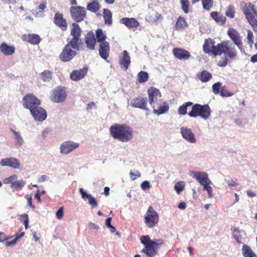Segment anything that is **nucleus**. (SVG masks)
Masks as SVG:
<instances>
[{
    "label": "nucleus",
    "mask_w": 257,
    "mask_h": 257,
    "mask_svg": "<svg viewBox=\"0 0 257 257\" xmlns=\"http://www.w3.org/2000/svg\"><path fill=\"white\" fill-rule=\"evenodd\" d=\"M110 136L115 140L121 142H127L133 138V130L125 123H115L109 128Z\"/></svg>",
    "instance_id": "1"
},
{
    "label": "nucleus",
    "mask_w": 257,
    "mask_h": 257,
    "mask_svg": "<svg viewBox=\"0 0 257 257\" xmlns=\"http://www.w3.org/2000/svg\"><path fill=\"white\" fill-rule=\"evenodd\" d=\"M217 50L218 51L216 52L217 56H220L222 54H224L229 58L234 59L237 55L234 45L230 41H223L217 44Z\"/></svg>",
    "instance_id": "2"
},
{
    "label": "nucleus",
    "mask_w": 257,
    "mask_h": 257,
    "mask_svg": "<svg viewBox=\"0 0 257 257\" xmlns=\"http://www.w3.org/2000/svg\"><path fill=\"white\" fill-rule=\"evenodd\" d=\"M211 113V109L208 104L201 105L195 104L192 107L191 110L189 112L188 115L190 117H196L200 116L201 118L206 119Z\"/></svg>",
    "instance_id": "3"
},
{
    "label": "nucleus",
    "mask_w": 257,
    "mask_h": 257,
    "mask_svg": "<svg viewBox=\"0 0 257 257\" xmlns=\"http://www.w3.org/2000/svg\"><path fill=\"white\" fill-rule=\"evenodd\" d=\"M72 26L70 35L72 36V38L69 42L70 44H72V48L74 50L77 51L82 50L81 39L80 38L81 30L77 23H72Z\"/></svg>",
    "instance_id": "4"
},
{
    "label": "nucleus",
    "mask_w": 257,
    "mask_h": 257,
    "mask_svg": "<svg viewBox=\"0 0 257 257\" xmlns=\"http://www.w3.org/2000/svg\"><path fill=\"white\" fill-rule=\"evenodd\" d=\"M193 177L195 178L201 185L203 186V189L207 191L209 197H212V188L210 186L211 180L208 178V174L205 172L200 171H192Z\"/></svg>",
    "instance_id": "5"
},
{
    "label": "nucleus",
    "mask_w": 257,
    "mask_h": 257,
    "mask_svg": "<svg viewBox=\"0 0 257 257\" xmlns=\"http://www.w3.org/2000/svg\"><path fill=\"white\" fill-rule=\"evenodd\" d=\"M140 240L141 243L145 245V248L141 250V252L146 253L149 257H153L157 253L158 249L155 246V243L148 235L142 236Z\"/></svg>",
    "instance_id": "6"
},
{
    "label": "nucleus",
    "mask_w": 257,
    "mask_h": 257,
    "mask_svg": "<svg viewBox=\"0 0 257 257\" xmlns=\"http://www.w3.org/2000/svg\"><path fill=\"white\" fill-rule=\"evenodd\" d=\"M144 219L146 225L148 228H153L158 223L159 216L153 207L150 206L144 216Z\"/></svg>",
    "instance_id": "7"
},
{
    "label": "nucleus",
    "mask_w": 257,
    "mask_h": 257,
    "mask_svg": "<svg viewBox=\"0 0 257 257\" xmlns=\"http://www.w3.org/2000/svg\"><path fill=\"white\" fill-rule=\"evenodd\" d=\"M149 102L152 107H157L162 103L160 91L155 87H150L147 91Z\"/></svg>",
    "instance_id": "8"
},
{
    "label": "nucleus",
    "mask_w": 257,
    "mask_h": 257,
    "mask_svg": "<svg viewBox=\"0 0 257 257\" xmlns=\"http://www.w3.org/2000/svg\"><path fill=\"white\" fill-rule=\"evenodd\" d=\"M67 97L66 88L59 86L53 89L50 95V99L55 103H62L65 101Z\"/></svg>",
    "instance_id": "9"
},
{
    "label": "nucleus",
    "mask_w": 257,
    "mask_h": 257,
    "mask_svg": "<svg viewBox=\"0 0 257 257\" xmlns=\"http://www.w3.org/2000/svg\"><path fill=\"white\" fill-rule=\"evenodd\" d=\"M22 104L24 108L31 111V109H34L40 105L41 101L33 93H28L24 96Z\"/></svg>",
    "instance_id": "10"
},
{
    "label": "nucleus",
    "mask_w": 257,
    "mask_h": 257,
    "mask_svg": "<svg viewBox=\"0 0 257 257\" xmlns=\"http://www.w3.org/2000/svg\"><path fill=\"white\" fill-rule=\"evenodd\" d=\"M72 44L68 42L63 48L59 55V59L63 62H67L71 61L76 55L77 52L72 50Z\"/></svg>",
    "instance_id": "11"
},
{
    "label": "nucleus",
    "mask_w": 257,
    "mask_h": 257,
    "mask_svg": "<svg viewBox=\"0 0 257 257\" xmlns=\"http://www.w3.org/2000/svg\"><path fill=\"white\" fill-rule=\"evenodd\" d=\"M70 12L72 18L77 23L82 21L86 16L85 8L80 6L71 7Z\"/></svg>",
    "instance_id": "12"
},
{
    "label": "nucleus",
    "mask_w": 257,
    "mask_h": 257,
    "mask_svg": "<svg viewBox=\"0 0 257 257\" xmlns=\"http://www.w3.org/2000/svg\"><path fill=\"white\" fill-rule=\"evenodd\" d=\"M203 51L206 54H212L214 56H217L216 54L217 50V44L215 45V41L211 38L207 39L205 40L203 45Z\"/></svg>",
    "instance_id": "13"
},
{
    "label": "nucleus",
    "mask_w": 257,
    "mask_h": 257,
    "mask_svg": "<svg viewBox=\"0 0 257 257\" xmlns=\"http://www.w3.org/2000/svg\"><path fill=\"white\" fill-rule=\"evenodd\" d=\"M53 22L62 31L65 32L67 30L68 24L62 13L57 12L54 15Z\"/></svg>",
    "instance_id": "14"
},
{
    "label": "nucleus",
    "mask_w": 257,
    "mask_h": 257,
    "mask_svg": "<svg viewBox=\"0 0 257 257\" xmlns=\"http://www.w3.org/2000/svg\"><path fill=\"white\" fill-rule=\"evenodd\" d=\"M34 118L39 121H42L47 118L46 111L40 105H38L34 109H31L30 111Z\"/></svg>",
    "instance_id": "15"
},
{
    "label": "nucleus",
    "mask_w": 257,
    "mask_h": 257,
    "mask_svg": "<svg viewBox=\"0 0 257 257\" xmlns=\"http://www.w3.org/2000/svg\"><path fill=\"white\" fill-rule=\"evenodd\" d=\"M130 105L133 107L139 108L147 111L150 110L147 106V98L141 96H138L134 98L131 101Z\"/></svg>",
    "instance_id": "16"
},
{
    "label": "nucleus",
    "mask_w": 257,
    "mask_h": 257,
    "mask_svg": "<svg viewBox=\"0 0 257 257\" xmlns=\"http://www.w3.org/2000/svg\"><path fill=\"white\" fill-rule=\"evenodd\" d=\"M79 144L72 141H66L63 142L60 147V152L62 154H67L77 148Z\"/></svg>",
    "instance_id": "17"
},
{
    "label": "nucleus",
    "mask_w": 257,
    "mask_h": 257,
    "mask_svg": "<svg viewBox=\"0 0 257 257\" xmlns=\"http://www.w3.org/2000/svg\"><path fill=\"white\" fill-rule=\"evenodd\" d=\"M227 34L234 44L240 50L243 45L241 38L237 31L233 28H229L227 31Z\"/></svg>",
    "instance_id": "18"
},
{
    "label": "nucleus",
    "mask_w": 257,
    "mask_h": 257,
    "mask_svg": "<svg viewBox=\"0 0 257 257\" xmlns=\"http://www.w3.org/2000/svg\"><path fill=\"white\" fill-rule=\"evenodd\" d=\"M84 41L88 50L91 51L95 50L96 40L93 32H88L85 36Z\"/></svg>",
    "instance_id": "19"
},
{
    "label": "nucleus",
    "mask_w": 257,
    "mask_h": 257,
    "mask_svg": "<svg viewBox=\"0 0 257 257\" xmlns=\"http://www.w3.org/2000/svg\"><path fill=\"white\" fill-rule=\"evenodd\" d=\"M0 165L2 166H8L14 169H18L20 167V163L17 159L9 157L2 159Z\"/></svg>",
    "instance_id": "20"
},
{
    "label": "nucleus",
    "mask_w": 257,
    "mask_h": 257,
    "mask_svg": "<svg viewBox=\"0 0 257 257\" xmlns=\"http://www.w3.org/2000/svg\"><path fill=\"white\" fill-rule=\"evenodd\" d=\"M181 134L182 137L188 142L190 143L196 142L195 135L191 129L188 128L187 127H182L181 128Z\"/></svg>",
    "instance_id": "21"
},
{
    "label": "nucleus",
    "mask_w": 257,
    "mask_h": 257,
    "mask_svg": "<svg viewBox=\"0 0 257 257\" xmlns=\"http://www.w3.org/2000/svg\"><path fill=\"white\" fill-rule=\"evenodd\" d=\"M119 63L121 68L127 70L131 64V57L126 50L122 51L121 55L119 57Z\"/></svg>",
    "instance_id": "22"
},
{
    "label": "nucleus",
    "mask_w": 257,
    "mask_h": 257,
    "mask_svg": "<svg viewBox=\"0 0 257 257\" xmlns=\"http://www.w3.org/2000/svg\"><path fill=\"white\" fill-rule=\"evenodd\" d=\"M172 52L175 58L179 60H188L191 57L190 53L184 49L175 48Z\"/></svg>",
    "instance_id": "23"
},
{
    "label": "nucleus",
    "mask_w": 257,
    "mask_h": 257,
    "mask_svg": "<svg viewBox=\"0 0 257 257\" xmlns=\"http://www.w3.org/2000/svg\"><path fill=\"white\" fill-rule=\"evenodd\" d=\"M241 9L245 15V18L247 20L248 18H249V19H250V20L251 19L250 15L256 10L254 5L253 4L251 3H246L244 2L241 4Z\"/></svg>",
    "instance_id": "24"
},
{
    "label": "nucleus",
    "mask_w": 257,
    "mask_h": 257,
    "mask_svg": "<svg viewBox=\"0 0 257 257\" xmlns=\"http://www.w3.org/2000/svg\"><path fill=\"white\" fill-rule=\"evenodd\" d=\"M100 56L104 60H106L109 56L110 46L108 42L101 43L98 49Z\"/></svg>",
    "instance_id": "25"
},
{
    "label": "nucleus",
    "mask_w": 257,
    "mask_h": 257,
    "mask_svg": "<svg viewBox=\"0 0 257 257\" xmlns=\"http://www.w3.org/2000/svg\"><path fill=\"white\" fill-rule=\"evenodd\" d=\"M87 71L88 69L85 67L80 70H73L70 74V78L75 81L80 80L85 77Z\"/></svg>",
    "instance_id": "26"
},
{
    "label": "nucleus",
    "mask_w": 257,
    "mask_h": 257,
    "mask_svg": "<svg viewBox=\"0 0 257 257\" xmlns=\"http://www.w3.org/2000/svg\"><path fill=\"white\" fill-rule=\"evenodd\" d=\"M23 40L33 45H38L41 40L40 36L35 34H25L23 36Z\"/></svg>",
    "instance_id": "27"
},
{
    "label": "nucleus",
    "mask_w": 257,
    "mask_h": 257,
    "mask_svg": "<svg viewBox=\"0 0 257 257\" xmlns=\"http://www.w3.org/2000/svg\"><path fill=\"white\" fill-rule=\"evenodd\" d=\"M120 22L129 29L135 28L139 26V22L134 18H123L120 19Z\"/></svg>",
    "instance_id": "28"
},
{
    "label": "nucleus",
    "mask_w": 257,
    "mask_h": 257,
    "mask_svg": "<svg viewBox=\"0 0 257 257\" xmlns=\"http://www.w3.org/2000/svg\"><path fill=\"white\" fill-rule=\"evenodd\" d=\"M0 51L4 55L10 56L15 53V48L14 46H9L6 43H2L0 45Z\"/></svg>",
    "instance_id": "29"
},
{
    "label": "nucleus",
    "mask_w": 257,
    "mask_h": 257,
    "mask_svg": "<svg viewBox=\"0 0 257 257\" xmlns=\"http://www.w3.org/2000/svg\"><path fill=\"white\" fill-rule=\"evenodd\" d=\"M198 78L202 82L209 81L212 77V74L206 70H203L197 75Z\"/></svg>",
    "instance_id": "30"
},
{
    "label": "nucleus",
    "mask_w": 257,
    "mask_h": 257,
    "mask_svg": "<svg viewBox=\"0 0 257 257\" xmlns=\"http://www.w3.org/2000/svg\"><path fill=\"white\" fill-rule=\"evenodd\" d=\"M188 26V24L185 19L182 17H179L176 22L175 28L177 31H181Z\"/></svg>",
    "instance_id": "31"
},
{
    "label": "nucleus",
    "mask_w": 257,
    "mask_h": 257,
    "mask_svg": "<svg viewBox=\"0 0 257 257\" xmlns=\"http://www.w3.org/2000/svg\"><path fill=\"white\" fill-rule=\"evenodd\" d=\"M153 108L154 113L158 115H160L167 112L169 109L168 105L166 104V102H165L164 104L163 105L161 104L157 107Z\"/></svg>",
    "instance_id": "32"
},
{
    "label": "nucleus",
    "mask_w": 257,
    "mask_h": 257,
    "mask_svg": "<svg viewBox=\"0 0 257 257\" xmlns=\"http://www.w3.org/2000/svg\"><path fill=\"white\" fill-rule=\"evenodd\" d=\"M251 19H247V21L249 24L251 26L252 29L254 31L257 32V11L255 10L250 15Z\"/></svg>",
    "instance_id": "33"
},
{
    "label": "nucleus",
    "mask_w": 257,
    "mask_h": 257,
    "mask_svg": "<svg viewBox=\"0 0 257 257\" xmlns=\"http://www.w3.org/2000/svg\"><path fill=\"white\" fill-rule=\"evenodd\" d=\"M242 253L244 257H257L256 254L247 245L244 244L242 247Z\"/></svg>",
    "instance_id": "34"
},
{
    "label": "nucleus",
    "mask_w": 257,
    "mask_h": 257,
    "mask_svg": "<svg viewBox=\"0 0 257 257\" xmlns=\"http://www.w3.org/2000/svg\"><path fill=\"white\" fill-rule=\"evenodd\" d=\"M95 33L96 41L100 43L106 42L105 40L107 37L101 29H97L95 31Z\"/></svg>",
    "instance_id": "35"
},
{
    "label": "nucleus",
    "mask_w": 257,
    "mask_h": 257,
    "mask_svg": "<svg viewBox=\"0 0 257 257\" xmlns=\"http://www.w3.org/2000/svg\"><path fill=\"white\" fill-rule=\"evenodd\" d=\"M210 16L218 23L223 24L226 22V18L223 16L219 15L217 12H211Z\"/></svg>",
    "instance_id": "36"
},
{
    "label": "nucleus",
    "mask_w": 257,
    "mask_h": 257,
    "mask_svg": "<svg viewBox=\"0 0 257 257\" xmlns=\"http://www.w3.org/2000/svg\"><path fill=\"white\" fill-rule=\"evenodd\" d=\"M87 9L91 12L96 13L99 10L100 6L97 1H94L87 5Z\"/></svg>",
    "instance_id": "37"
},
{
    "label": "nucleus",
    "mask_w": 257,
    "mask_h": 257,
    "mask_svg": "<svg viewBox=\"0 0 257 257\" xmlns=\"http://www.w3.org/2000/svg\"><path fill=\"white\" fill-rule=\"evenodd\" d=\"M40 77L44 82L50 81L52 78V72L49 70H45L40 74Z\"/></svg>",
    "instance_id": "38"
},
{
    "label": "nucleus",
    "mask_w": 257,
    "mask_h": 257,
    "mask_svg": "<svg viewBox=\"0 0 257 257\" xmlns=\"http://www.w3.org/2000/svg\"><path fill=\"white\" fill-rule=\"evenodd\" d=\"M103 18L105 24L110 25L112 24V14L108 9L103 10Z\"/></svg>",
    "instance_id": "39"
},
{
    "label": "nucleus",
    "mask_w": 257,
    "mask_h": 257,
    "mask_svg": "<svg viewBox=\"0 0 257 257\" xmlns=\"http://www.w3.org/2000/svg\"><path fill=\"white\" fill-rule=\"evenodd\" d=\"M193 105V103L188 101L180 106L178 108V113L180 115H185L187 113V107Z\"/></svg>",
    "instance_id": "40"
},
{
    "label": "nucleus",
    "mask_w": 257,
    "mask_h": 257,
    "mask_svg": "<svg viewBox=\"0 0 257 257\" xmlns=\"http://www.w3.org/2000/svg\"><path fill=\"white\" fill-rule=\"evenodd\" d=\"M25 184L26 181L24 180H16L15 182L13 183V184L11 185V187L15 190L19 191L21 190Z\"/></svg>",
    "instance_id": "41"
},
{
    "label": "nucleus",
    "mask_w": 257,
    "mask_h": 257,
    "mask_svg": "<svg viewBox=\"0 0 257 257\" xmlns=\"http://www.w3.org/2000/svg\"><path fill=\"white\" fill-rule=\"evenodd\" d=\"M149 78L148 74L147 72L143 71H141L138 75V81L140 83L145 82L148 81Z\"/></svg>",
    "instance_id": "42"
},
{
    "label": "nucleus",
    "mask_w": 257,
    "mask_h": 257,
    "mask_svg": "<svg viewBox=\"0 0 257 257\" xmlns=\"http://www.w3.org/2000/svg\"><path fill=\"white\" fill-rule=\"evenodd\" d=\"M232 235L236 241L238 243L240 244L242 243L241 241V236L240 235V231L236 228H234L232 231Z\"/></svg>",
    "instance_id": "43"
},
{
    "label": "nucleus",
    "mask_w": 257,
    "mask_h": 257,
    "mask_svg": "<svg viewBox=\"0 0 257 257\" xmlns=\"http://www.w3.org/2000/svg\"><path fill=\"white\" fill-rule=\"evenodd\" d=\"M225 15L230 18H233L235 17V8L232 5H229L225 12Z\"/></svg>",
    "instance_id": "44"
},
{
    "label": "nucleus",
    "mask_w": 257,
    "mask_h": 257,
    "mask_svg": "<svg viewBox=\"0 0 257 257\" xmlns=\"http://www.w3.org/2000/svg\"><path fill=\"white\" fill-rule=\"evenodd\" d=\"M203 9L209 11L212 7L213 4V0H202Z\"/></svg>",
    "instance_id": "45"
},
{
    "label": "nucleus",
    "mask_w": 257,
    "mask_h": 257,
    "mask_svg": "<svg viewBox=\"0 0 257 257\" xmlns=\"http://www.w3.org/2000/svg\"><path fill=\"white\" fill-rule=\"evenodd\" d=\"M222 87L221 83L219 82L215 83L212 85V91L214 94H218L219 93Z\"/></svg>",
    "instance_id": "46"
},
{
    "label": "nucleus",
    "mask_w": 257,
    "mask_h": 257,
    "mask_svg": "<svg viewBox=\"0 0 257 257\" xmlns=\"http://www.w3.org/2000/svg\"><path fill=\"white\" fill-rule=\"evenodd\" d=\"M180 3L181 4V7L184 11V12L186 14H187L189 12V3L188 0H181Z\"/></svg>",
    "instance_id": "47"
},
{
    "label": "nucleus",
    "mask_w": 257,
    "mask_h": 257,
    "mask_svg": "<svg viewBox=\"0 0 257 257\" xmlns=\"http://www.w3.org/2000/svg\"><path fill=\"white\" fill-rule=\"evenodd\" d=\"M11 131L13 133V134L15 135L16 139L17 141V144L19 146H21L24 141L23 140V138H22L19 132H16L14 130L12 129Z\"/></svg>",
    "instance_id": "48"
},
{
    "label": "nucleus",
    "mask_w": 257,
    "mask_h": 257,
    "mask_svg": "<svg viewBox=\"0 0 257 257\" xmlns=\"http://www.w3.org/2000/svg\"><path fill=\"white\" fill-rule=\"evenodd\" d=\"M219 94H220V95L222 97H228L232 95V93L227 90L225 86H223L221 87V89L220 90Z\"/></svg>",
    "instance_id": "49"
},
{
    "label": "nucleus",
    "mask_w": 257,
    "mask_h": 257,
    "mask_svg": "<svg viewBox=\"0 0 257 257\" xmlns=\"http://www.w3.org/2000/svg\"><path fill=\"white\" fill-rule=\"evenodd\" d=\"M18 176L16 175H13L11 176L8 178H6L4 180V183L5 184H13V183L15 182L16 179H17Z\"/></svg>",
    "instance_id": "50"
},
{
    "label": "nucleus",
    "mask_w": 257,
    "mask_h": 257,
    "mask_svg": "<svg viewBox=\"0 0 257 257\" xmlns=\"http://www.w3.org/2000/svg\"><path fill=\"white\" fill-rule=\"evenodd\" d=\"M175 189L176 190L177 193L179 194L184 189V185L183 184L182 182H177L174 186Z\"/></svg>",
    "instance_id": "51"
},
{
    "label": "nucleus",
    "mask_w": 257,
    "mask_h": 257,
    "mask_svg": "<svg viewBox=\"0 0 257 257\" xmlns=\"http://www.w3.org/2000/svg\"><path fill=\"white\" fill-rule=\"evenodd\" d=\"M25 234V233L23 232H22L21 233V234L19 235V236H17L14 239H13L12 241H7L6 242V245L8 246H10V245H14L16 244V242H17V240L18 238H20L22 237H23Z\"/></svg>",
    "instance_id": "52"
},
{
    "label": "nucleus",
    "mask_w": 257,
    "mask_h": 257,
    "mask_svg": "<svg viewBox=\"0 0 257 257\" xmlns=\"http://www.w3.org/2000/svg\"><path fill=\"white\" fill-rule=\"evenodd\" d=\"M253 38L254 36L252 32L250 31H247V39L248 40V43L250 45V46L253 44Z\"/></svg>",
    "instance_id": "53"
},
{
    "label": "nucleus",
    "mask_w": 257,
    "mask_h": 257,
    "mask_svg": "<svg viewBox=\"0 0 257 257\" xmlns=\"http://www.w3.org/2000/svg\"><path fill=\"white\" fill-rule=\"evenodd\" d=\"M88 203L93 207L97 206L98 203L95 198L91 195L88 198Z\"/></svg>",
    "instance_id": "54"
},
{
    "label": "nucleus",
    "mask_w": 257,
    "mask_h": 257,
    "mask_svg": "<svg viewBox=\"0 0 257 257\" xmlns=\"http://www.w3.org/2000/svg\"><path fill=\"white\" fill-rule=\"evenodd\" d=\"M56 216L58 219H61L64 216V207H60L57 211Z\"/></svg>",
    "instance_id": "55"
},
{
    "label": "nucleus",
    "mask_w": 257,
    "mask_h": 257,
    "mask_svg": "<svg viewBox=\"0 0 257 257\" xmlns=\"http://www.w3.org/2000/svg\"><path fill=\"white\" fill-rule=\"evenodd\" d=\"M228 63V59L227 58H224L222 60H220L218 62V65L220 67H225Z\"/></svg>",
    "instance_id": "56"
},
{
    "label": "nucleus",
    "mask_w": 257,
    "mask_h": 257,
    "mask_svg": "<svg viewBox=\"0 0 257 257\" xmlns=\"http://www.w3.org/2000/svg\"><path fill=\"white\" fill-rule=\"evenodd\" d=\"M141 186L142 189L143 190L149 189L150 188V183L147 181H145L143 182L141 184Z\"/></svg>",
    "instance_id": "57"
},
{
    "label": "nucleus",
    "mask_w": 257,
    "mask_h": 257,
    "mask_svg": "<svg viewBox=\"0 0 257 257\" xmlns=\"http://www.w3.org/2000/svg\"><path fill=\"white\" fill-rule=\"evenodd\" d=\"M79 192L82 195V198L83 199L88 198L91 196L90 194H87L83 188L79 189Z\"/></svg>",
    "instance_id": "58"
},
{
    "label": "nucleus",
    "mask_w": 257,
    "mask_h": 257,
    "mask_svg": "<svg viewBox=\"0 0 257 257\" xmlns=\"http://www.w3.org/2000/svg\"><path fill=\"white\" fill-rule=\"evenodd\" d=\"M9 238H10L9 236H6L5 234L3 232H0V242H3L7 240Z\"/></svg>",
    "instance_id": "59"
},
{
    "label": "nucleus",
    "mask_w": 257,
    "mask_h": 257,
    "mask_svg": "<svg viewBox=\"0 0 257 257\" xmlns=\"http://www.w3.org/2000/svg\"><path fill=\"white\" fill-rule=\"evenodd\" d=\"M24 217L25 218L24 223L25 224V227L26 229L28 228V224H29V217L28 215L25 214L24 215Z\"/></svg>",
    "instance_id": "60"
},
{
    "label": "nucleus",
    "mask_w": 257,
    "mask_h": 257,
    "mask_svg": "<svg viewBox=\"0 0 257 257\" xmlns=\"http://www.w3.org/2000/svg\"><path fill=\"white\" fill-rule=\"evenodd\" d=\"M154 242L155 243V246L157 249H158L159 245L164 244V241L162 239H157L156 241H154Z\"/></svg>",
    "instance_id": "61"
},
{
    "label": "nucleus",
    "mask_w": 257,
    "mask_h": 257,
    "mask_svg": "<svg viewBox=\"0 0 257 257\" xmlns=\"http://www.w3.org/2000/svg\"><path fill=\"white\" fill-rule=\"evenodd\" d=\"M155 17L156 19H155V21H158V20H163V17L161 14H159V13L156 12L155 13Z\"/></svg>",
    "instance_id": "62"
},
{
    "label": "nucleus",
    "mask_w": 257,
    "mask_h": 257,
    "mask_svg": "<svg viewBox=\"0 0 257 257\" xmlns=\"http://www.w3.org/2000/svg\"><path fill=\"white\" fill-rule=\"evenodd\" d=\"M227 184L229 186L234 187L237 186L238 184L234 180H230L227 181Z\"/></svg>",
    "instance_id": "63"
},
{
    "label": "nucleus",
    "mask_w": 257,
    "mask_h": 257,
    "mask_svg": "<svg viewBox=\"0 0 257 257\" xmlns=\"http://www.w3.org/2000/svg\"><path fill=\"white\" fill-rule=\"evenodd\" d=\"M46 7V3L43 2L41 3L38 6V9L41 11L44 10Z\"/></svg>",
    "instance_id": "64"
}]
</instances>
